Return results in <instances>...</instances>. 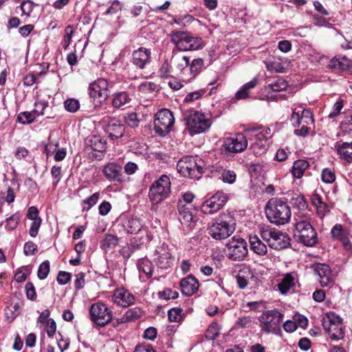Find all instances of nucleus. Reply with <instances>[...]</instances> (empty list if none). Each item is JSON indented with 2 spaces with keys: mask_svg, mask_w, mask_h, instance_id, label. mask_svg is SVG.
<instances>
[{
  "mask_svg": "<svg viewBox=\"0 0 352 352\" xmlns=\"http://www.w3.org/2000/svg\"><path fill=\"white\" fill-rule=\"evenodd\" d=\"M222 146L228 153H241L248 147L247 137L242 133H236L233 137L226 138Z\"/></svg>",
  "mask_w": 352,
  "mask_h": 352,
  "instance_id": "16",
  "label": "nucleus"
},
{
  "mask_svg": "<svg viewBox=\"0 0 352 352\" xmlns=\"http://www.w3.org/2000/svg\"><path fill=\"white\" fill-rule=\"evenodd\" d=\"M51 174L54 178L53 185L56 186L61 178V166H54L51 169Z\"/></svg>",
  "mask_w": 352,
  "mask_h": 352,
  "instance_id": "59",
  "label": "nucleus"
},
{
  "mask_svg": "<svg viewBox=\"0 0 352 352\" xmlns=\"http://www.w3.org/2000/svg\"><path fill=\"white\" fill-rule=\"evenodd\" d=\"M314 271L320 279L322 286H327L331 283V271L328 265L318 263L314 265Z\"/></svg>",
  "mask_w": 352,
  "mask_h": 352,
  "instance_id": "27",
  "label": "nucleus"
},
{
  "mask_svg": "<svg viewBox=\"0 0 352 352\" xmlns=\"http://www.w3.org/2000/svg\"><path fill=\"white\" fill-rule=\"evenodd\" d=\"M265 67L268 71L280 72L282 69L281 64L274 61H264Z\"/></svg>",
  "mask_w": 352,
  "mask_h": 352,
  "instance_id": "63",
  "label": "nucleus"
},
{
  "mask_svg": "<svg viewBox=\"0 0 352 352\" xmlns=\"http://www.w3.org/2000/svg\"><path fill=\"white\" fill-rule=\"evenodd\" d=\"M119 243V239L117 236L111 234H106L101 241V248L107 252L111 249L115 248Z\"/></svg>",
  "mask_w": 352,
  "mask_h": 352,
  "instance_id": "38",
  "label": "nucleus"
},
{
  "mask_svg": "<svg viewBox=\"0 0 352 352\" xmlns=\"http://www.w3.org/2000/svg\"><path fill=\"white\" fill-rule=\"evenodd\" d=\"M153 260L159 267L168 269L173 265L175 257L172 255L168 246L163 244L155 249Z\"/></svg>",
  "mask_w": 352,
  "mask_h": 352,
  "instance_id": "17",
  "label": "nucleus"
},
{
  "mask_svg": "<svg viewBox=\"0 0 352 352\" xmlns=\"http://www.w3.org/2000/svg\"><path fill=\"white\" fill-rule=\"evenodd\" d=\"M56 324L55 321L50 318L46 322V332L49 337H53L56 333Z\"/></svg>",
  "mask_w": 352,
  "mask_h": 352,
  "instance_id": "61",
  "label": "nucleus"
},
{
  "mask_svg": "<svg viewBox=\"0 0 352 352\" xmlns=\"http://www.w3.org/2000/svg\"><path fill=\"white\" fill-rule=\"evenodd\" d=\"M173 67L168 63L164 61L159 69V76L162 78H167L172 76Z\"/></svg>",
  "mask_w": 352,
  "mask_h": 352,
  "instance_id": "45",
  "label": "nucleus"
},
{
  "mask_svg": "<svg viewBox=\"0 0 352 352\" xmlns=\"http://www.w3.org/2000/svg\"><path fill=\"white\" fill-rule=\"evenodd\" d=\"M64 104L65 109L72 113L76 112L80 108L79 101L74 98L67 99Z\"/></svg>",
  "mask_w": 352,
  "mask_h": 352,
  "instance_id": "47",
  "label": "nucleus"
},
{
  "mask_svg": "<svg viewBox=\"0 0 352 352\" xmlns=\"http://www.w3.org/2000/svg\"><path fill=\"white\" fill-rule=\"evenodd\" d=\"M295 285L294 278L291 274H286L281 282L278 284V287L281 294H287Z\"/></svg>",
  "mask_w": 352,
  "mask_h": 352,
  "instance_id": "41",
  "label": "nucleus"
},
{
  "mask_svg": "<svg viewBox=\"0 0 352 352\" xmlns=\"http://www.w3.org/2000/svg\"><path fill=\"white\" fill-rule=\"evenodd\" d=\"M291 121L295 127H299L302 123L314 124L313 114L309 109L296 107L293 109Z\"/></svg>",
  "mask_w": 352,
  "mask_h": 352,
  "instance_id": "21",
  "label": "nucleus"
},
{
  "mask_svg": "<svg viewBox=\"0 0 352 352\" xmlns=\"http://www.w3.org/2000/svg\"><path fill=\"white\" fill-rule=\"evenodd\" d=\"M34 120V114L30 111L21 112L17 116V120L22 124H30Z\"/></svg>",
  "mask_w": 352,
  "mask_h": 352,
  "instance_id": "46",
  "label": "nucleus"
},
{
  "mask_svg": "<svg viewBox=\"0 0 352 352\" xmlns=\"http://www.w3.org/2000/svg\"><path fill=\"white\" fill-rule=\"evenodd\" d=\"M265 214L272 223L278 226L286 224L292 217L291 209L287 201L278 198H272L267 201Z\"/></svg>",
  "mask_w": 352,
  "mask_h": 352,
  "instance_id": "2",
  "label": "nucleus"
},
{
  "mask_svg": "<svg viewBox=\"0 0 352 352\" xmlns=\"http://www.w3.org/2000/svg\"><path fill=\"white\" fill-rule=\"evenodd\" d=\"M219 326L216 322L211 323L208 327L205 336L209 340H214L219 335Z\"/></svg>",
  "mask_w": 352,
  "mask_h": 352,
  "instance_id": "44",
  "label": "nucleus"
},
{
  "mask_svg": "<svg viewBox=\"0 0 352 352\" xmlns=\"http://www.w3.org/2000/svg\"><path fill=\"white\" fill-rule=\"evenodd\" d=\"M177 210L179 215V220L183 224L192 228L197 221V217L195 215V209L193 205L177 206Z\"/></svg>",
  "mask_w": 352,
  "mask_h": 352,
  "instance_id": "22",
  "label": "nucleus"
},
{
  "mask_svg": "<svg viewBox=\"0 0 352 352\" xmlns=\"http://www.w3.org/2000/svg\"><path fill=\"white\" fill-rule=\"evenodd\" d=\"M204 67V60L202 58H195L189 62L188 71L184 76V82H190L194 79L202 70Z\"/></svg>",
  "mask_w": 352,
  "mask_h": 352,
  "instance_id": "28",
  "label": "nucleus"
},
{
  "mask_svg": "<svg viewBox=\"0 0 352 352\" xmlns=\"http://www.w3.org/2000/svg\"><path fill=\"white\" fill-rule=\"evenodd\" d=\"M73 36V28L72 26L68 25L65 29L64 44L63 47L67 49L71 43L72 38Z\"/></svg>",
  "mask_w": 352,
  "mask_h": 352,
  "instance_id": "57",
  "label": "nucleus"
},
{
  "mask_svg": "<svg viewBox=\"0 0 352 352\" xmlns=\"http://www.w3.org/2000/svg\"><path fill=\"white\" fill-rule=\"evenodd\" d=\"M295 236L307 246H313L317 243V234L310 223H300L296 226Z\"/></svg>",
  "mask_w": 352,
  "mask_h": 352,
  "instance_id": "15",
  "label": "nucleus"
},
{
  "mask_svg": "<svg viewBox=\"0 0 352 352\" xmlns=\"http://www.w3.org/2000/svg\"><path fill=\"white\" fill-rule=\"evenodd\" d=\"M171 62L173 63V74L178 76L184 81V76L189 67L190 58L180 53L174 52Z\"/></svg>",
  "mask_w": 352,
  "mask_h": 352,
  "instance_id": "19",
  "label": "nucleus"
},
{
  "mask_svg": "<svg viewBox=\"0 0 352 352\" xmlns=\"http://www.w3.org/2000/svg\"><path fill=\"white\" fill-rule=\"evenodd\" d=\"M92 150L102 152L106 148L105 141L99 135H91L89 138L87 142Z\"/></svg>",
  "mask_w": 352,
  "mask_h": 352,
  "instance_id": "35",
  "label": "nucleus"
},
{
  "mask_svg": "<svg viewBox=\"0 0 352 352\" xmlns=\"http://www.w3.org/2000/svg\"><path fill=\"white\" fill-rule=\"evenodd\" d=\"M228 257L234 261H243L248 255V245L243 239H236L233 237L227 244Z\"/></svg>",
  "mask_w": 352,
  "mask_h": 352,
  "instance_id": "13",
  "label": "nucleus"
},
{
  "mask_svg": "<svg viewBox=\"0 0 352 352\" xmlns=\"http://www.w3.org/2000/svg\"><path fill=\"white\" fill-rule=\"evenodd\" d=\"M283 320V314L278 309L263 312L259 317L261 330L266 333H276Z\"/></svg>",
  "mask_w": 352,
  "mask_h": 352,
  "instance_id": "9",
  "label": "nucleus"
},
{
  "mask_svg": "<svg viewBox=\"0 0 352 352\" xmlns=\"http://www.w3.org/2000/svg\"><path fill=\"white\" fill-rule=\"evenodd\" d=\"M288 83L283 79H278L275 82L269 85V87L274 91H280L286 89Z\"/></svg>",
  "mask_w": 352,
  "mask_h": 352,
  "instance_id": "55",
  "label": "nucleus"
},
{
  "mask_svg": "<svg viewBox=\"0 0 352 352\" xmlns=\"http://www.w3.org/2000/svg\"><path fill=\"white\" fill-rule=\"evenodd\" d=\"M142 310L140 307L129 309L120 318H117V323L123 324L135 320L142 316Z\"/></svg>",
  "mask_w": 352,
  "mask_h": 352,
  "instance_id": "33",
  "label": "nucleus"
},
{
  "mask_svg": "<svg viewBox=\"0 0 352 352\" xmlns=\"http://www.w3.org/2000/svg\"><path fill=\"white\" fill-rule=\"evenodd\" d=\"M311 124L302 123L299 127L294 130V134L298 136L305 137L309 134Z\"/></svg>",
  "mask_w": 352,
  "mask_h": 352,
  "instance_id": "58",
  "label": "nucleus"
},
{
  "mask_svg": "<svg viewBox=\"0 0 352 352\" xmlns=\"http://www.w3.org/2000/svg\"><path fill=\"white\" fill-rule=\"evenodd\" d=\"M322 326L332 340H339L344 336L342 319L333 312L327 313L323 318Z\"/></svg>",
  "mask_w": 352,
  "mask_h": 352,
  "instance_id": "7",
  "label": "nucleus"
},
{
  "mask_svg": "<svg viewBox=\"0 0 352 352\" xmlns=\"http://www.w3.org/2000/svg\"><path fill=\"white\" fill-rule=\"evenodd\" d=\"M131 100L129 95L125 91L116 93L113 95L112 106L115 108H120L129 103Z\"/></svg>",
  "mask_w": 352,
  "mask_h": 352,
  "instance_id": "39",
  "label": "nucleus"
},
{
  "mask_svg": "<svg viewBox=\"0 0 352 352\" xmlns=\"http://www.w3.org/2000/svg\"><path fill=\"white\" fill-rule=\"evenodd\" d=\"M329 66L342 71H349L352 69V60L346 56H336L331 60Z\"/></svg>",
  "mask_w": 352,
  "mask_h": 352,
  "instance_id": "32",
  "label": "nucleus"
},
{
  "mask_svg": "<svg viewBox=\"0 0 352 352\" xmlns=\"http://www.w3.org/2000/svg\"><path fill=\"white\" fill-rule=\"evenodd\" d=\"M137 267L140 272L144 273L147 277L152 275L153 266L151 262L146 258H140L137 263Z\"/></svg>",
  "mask_w": 352,
  "mask_h": 352,
  "instance_id": "43",
  "label": "nucleus"
},
{
  "mask_svg": "<svg viewBox=\"0 0 352 352\" xmlns=\"http://www.w3.org/2000/svg\"><path fill=\"white\" fill-rule=\"evenodd\" d=\"M228 199L227 194L219 191L201 205V211L206 214H212L223 207Z\"/></svg>",
  "mask_w": 352,
  "mask_h": 352,
  "instance_id": "14",
  "label": "nucleus"
},
{
  "mask_svg": "<svg viewBox=\"0 0 352 352\" xmlns=\"http://www.w3.org/2000/svg\"><path fill=\"white\" fill-rule=\"evenodd\" d=\"M289 203L296 209L307 210L308 208L307 201L301 194L292 193Z\"/></svg>",
  "mask_w": 352,
  "mask_h": 352,
  "instance_id": "37",
  "label": "nucleus"
},
{
  "mask_svg": "<svg viewBox=\"0 0 352 352\" xmlns=\"http://www.w3.org/2000/svg\"><path fill=\"white\" fill-rule=\"evenodd\" d=\"M170 192V179L167 175H163L151 186L148 197L153 204H158L166 199L168 197Z\"/></svg>",
  "mask_w": 352,
  "mask_h": 352,
  "instance_id": "6",
  "label": "nucleus"
},
{
  "mask_svg": "<svg viewBox=\"0 0 352 352\" xmlns=\"http://www.w3.org/2000/svg\"><path fill=\"white\" fill-rule=\"evenodd\" d=\"M124 122L126 124L131 128H135L139 125V120L135 113L132 112L125 115Z\"/></svg>",
  "mask_w": 352,
  "mask_h": 352,
  "instance_id": "48",
  "label": "nucleus"
},
{
  "mask_svg": "<svg viewBox=\"0 0 352 352\" xmlns=\"http://www.w3.org/2000/svg\"><path fill=\"white\" fill-rule=\"evenodd\" d=\"M105 131L112 140L122 138L125 131L124 125L115 118H109Z\"/></svg>",
  "mask_w": 352,
  "mask_h": 352,
  "instance_id": "24",
  "label": "nucleus"
},
{
  "mask_svg": "<svg viewBox=\"0 0 352 352\" xmlns=\"http://www.w3.org/2000/svg\"><path fill=\"white\" fill-rule=\"evenodd\" d=\"M122 227L127 234H136L144 228V225L138 218L131 217L122 221Z\"/></svg>",
  "mask_w": 352,
  "mask_h": 352,
  "instance_id": "29",
  "label": "nucleus"
},
{
  "mask_svg": "<svg viewBox=\"0 0 352 352\" xmlns=\"http://www.w3.org/2000/svg\"><path fill=\"white\" fill-rule=\"evenodd\" d=\"M89 318L91 322L100 327H104L111 322L113 312L106 304L97 302L89 307Z\"/></svg>",
  "mask_w": 352,
  "mask_h": 352,
  "instance_id": "8",
  "label": "nucleus"
},
{
  "mask_svg": "<svg viewBox=\"0 0 352 352\" xmlns=\"http://www.w3.org/2000/svg\"><path fill=\"white\" fill-rule=\"evenodd\" d=\"M193 20L194 17L190 14L179 16L173 19L175 23L184 27L190 24Z\"/></svg>",
  "mask_w": 352,
  "mask_h": 352,
  "instance_id": "53",
  "label": "nucleus"
},
{
  "mask_svg": "<svg viewBox=\"0 0 352 352\" xmlns=\"http://www.w3.org/2000/svg\"><path fill=\"white\" fill-rule=\"evenodd\" d=\"M194 199L195 195L191 192H184L178 201L177 206H180V204L183 206L193 205Z\"/></svg>",
  "mask_w": 352,
  "mask_h": 352,
  "instance_id": "49",
  "label": "nucleus"
},
{
  "mask_svg": "<svg viewBox=\"0 0 352 352\" xmlns=\"http://www.w3.org/2000/svg\"><path fill=\"white\" fill-rule=\"evenodd\" d=\"M50 272V262L45 261L38 267L37 275L40 279H45Z\"/></svg>",
  "mask_w": 352,
  "mask_h": 352,
  "instance_id": "50",
  "label": "nucleus"
},
{
  "mask_svg": "<svg viewBox=\"0 0 352 352\" xmlns=\"http://www.w3.org/2000/svg\"><path fill=\"white\" fill-rule=\"evenodd\" d=\"M170 40L179 51L197 50L203 46L200 37L192 36L184 31L173 32L170 34Z\"/></svg>",
  "mask_w": 352,
  "mask_h": 352,
  "instance_id": "5",
  "label": "nucleus"
},
{
  "mask_svg": "<svg viewBox=\"0 0 352 352\" xmlns=\"http://www.w3.org/2000/svg\"><path fill=\"white\" fill-rule=\"evenodd\" d=\"M71 279V274L67 272H60L57 276V281L60 285H65Z\"/></svg>",
  "mask_w": 352,
  "mask_h": 352,
  "instance_id": "64",
  "label": "nucleus"
},
{
  "mask_svg": "<svg viewBox=\"0 0 352 352\" xmlns=\"http://www.w3.org/2000/svg\"><path fill=\"white\" fill-rule=\"evenodd\" d=\"M109 83L107 80L100 78L89 85V96L97 102L101 103L104 101L108 96Z\"/></svg>",
  "mask_w": 352,
  "mask_h": 352,
  "instance_id": "18",
  "label": "nucleus"
},
{
  "mask_svg": "<svg viewBox=\"0 0 352 352\" xmlns=\"http://www.w3.org/2000/svg\"><path fill=\"white\" fill-rule=\"evenodd\" d=\"M222 180L225 183L233 184L236 178V175L234 170H224L221 173Z\"/></svg>",
  "mask_w": 352,
  "mask_h": 352,
  "instance_id": "52",
  "label": "nucleus"
},
{
  "mask_svg": "<svg viewBox=\"0 0 352 352\" xmlns=\"http://www.w3.org/2000/svg\"><path fill=\"white\" fill-rule=\"evenodd\" d=\"M182 293L186 296L193 295L199 289V282L192 276H188L180 281Z\"/></svg>",
  "mask_w": 352,
  "mask_h": 352,
  "instance_id": "26",
  "label": "nucleus"
},
{
  "mask_svg": "<svg viewBox=\"0 0 352 352\" xmlns=\"http://www.w3.org/2000/svg\"><path fill=\"white\" fill-rule=\"evenodd\" d=\"M335 148L340 158L347 162H352V142L351 143L337 142Z\"/></svg>",
  "mask_w": 352,
  "mask_h": 352,
  "instance_id": "31",
  "label": "nucleus"
},
{
  "mask_svg": "<svg viewBox=\"0 0 352 352\" xmlns=\"http://www.w3.org/2000/svg\"><path fill=\"white\" fill-rule=\"evenodd\" d=\"M25 292L27 298L31 300H34L36 298V293L34 285L28 282L25 285Z\"/></svg>",
  "mask_w": 352,
  "mask_h": 352,
  "instance_id": "60",
  "label": "nucleus"
},
{
  "mask_svg": "<svg viewBox=\"0 0 352 352\" xmlns=\"http://www.w3.org/2000/svg\"><path fill=\"white\" fill-rule=\"evenodd\" d=\"M236 220L231 212H221L209 224L208 230L210 236L216 240L229 237L235 230Z\"/></svg>",
  "mask_w": 352,
  "mask_h": 352,
  "instance_id": "1",
  "label": "nucleus"
},
{
  "mask_svg": "<svg viewBox=\"0 0 352 352\" xmlns=\"http://www.w3.org/2000/svg\"><path fill=\"white\" fill-rule=\"evenodd\" d=\"M187 126L192 134L205 132L210 126V120L204 113L195 111L186 119Z\"/></svg>",
  "mask_w": 352,
  "mask_h": 352,
  "instance_id": "11",
  "label": "nucleus"
},
{
  "mask_svg": "<svg viewBox=\"0 0 352 352\" xmlns=\"http://www.w3.org/2000/svg\"><path fill=\"white\" fill-rule=\"evenodd\" d=\"M311 201L313 206L316 207L317 214L320 219H323L330 212V206L324 202L318 193L312 195Z\"/></svg>",
  "mask_w": 352,
  "mask_h": 352,
  "instance_id": "30",
  "label": "nucleus"
},
{
  "mask_svg": "<svg viewBox=\"0 0 352 352\" xmlns=\"http://www.w3.org/2000/svg\"><path fill=\"white\" fill-rule=\"evenodd\" d=\"M261 129V126H250L245 129V132L250 135L251 140L254 141L251 144V148L256 155H261L267 150V138Z\"/></svg>",
  "mask_w": 352,
  "mask_h": 352,
  "instance_id": "12",
  "label": "nucleus"
},
{
  "mask_svg": "<svg viewBox=\"0 0 352 352\" xmlns=\"http://www.w3.org/2000/svg\"><path fill=\"white\" fill-rule=\"evenodd\" d=\"M204 161L197 156H185L177 164L178 171L184 176L199 179L203 172Z\"/></svg>",
  "mask_w": 352,
  "mask_h": 352,
  "instance_id": "4",
  "label": "nucleus"
},
{
  "mask_svg": "<svg viewBox=\"0 0 352 352\" xmlns=\"http://www.w3.org/2000/svg\"><path fill=\"white\" fill-rule=\"evenodd\" d=\"M309 164L305 160H298L294 162L292 167V175L296 178H301L305 171L309 168Z\"/></svg>",
  "mask_w": 352,
  "mask_h": 352,
  "instance_id": "36",
  "label": "nucleus"
},
{
  "mask_svg": "<svg viewBox=\"0 0 352 352\" xmlns=\"http://www.w3.org/2000/svg\"><path fill=\"white\" fill-rule=\"evenodd\" d=\"M168 316L171 322H179L182 318V309L173 308L168 311Z\"/></svg>",
  "mask_w": 352,
  "mask_h": 352,
  "instance_id": "51",
  "label": "nucleus"
},
{
  "mask_svg": "<svg viewBox=\"0 0 352 352\" xmlns=\"http://www.w3.org/2000/svg\"><path fill=\"white\" fill-rule=\"evenodd\" d=\"M322 180L327 184L332 183L336 179L335 173L329 168H324L322 173Z\"/></svg>",
  "mask_w": 352,
  "mask_h": 352,
  "instance_id": "56",
  "label": "nucleus"
},
{
  "mask_svg": "<svg viewBox=\"0 0 352 352\" xmlns=\"http://www.w3.org/2000/svg\"><path fill=\"white\" fill-rule=\"evenodd\" d=\"M250 245L251 250L259 256H264L267 252V245L261 241L258 236H250Z\"/></svg>",
  "mask_w": 352,
  "mask_h": 352,
  "instance_id": "34",
  "label": "nucleus"
},
{
  "mask_svg": "<svg viewBox=\"0 0 352 352\" xmlns=\"http://www.w3.org/2000/svg\"><path fill=\"white\" fill-rule=\"evenodd\" d=\"M258 83L256 78H254L250 82L244 84L239 91L235 94V98L236 100L245 99L249 96V91L251 89L254 88Z\"/></svg>",
  "mask_w": 352,
  "mask_h": 352,
  "instance_id": "40",
  "label": "nucleus"
},
{
  "mask_svg": "<svg viewBox=\"0 0 352 352\" xmlns=\"http://www.w3.org/2000/svg\"><path fill=\"white\" fill-rule=\"evenodd\" d=\"M34 3L30 0L23 1L20 6V8L23 14L26 16L30 15L34 9Z\"/></svg>",
  "mask_w": 352,
  "mask_h": 352,
  "instance_id": "54",
  "label": "nucleus"
},
{
  "mask_svg": "<svg viewBox=\"0 0 352 352\" xmlns=\"http://www.w3.org/2000/svg\"><path fill=\"white\" fill-rule=\"evenodd\" d=\"M298 212L294 214L295 227L298 226L299 224H305L310 223V211L308 210L297 209Z\"/></svg>",
  "mask_w": 352,
  "mask_h": 352,
  "instance_id": "42",
  "label": "nucleus"
},
{
  "mask_svg": "<svg viewBox=\"0 0 352 352\" xmlns=\"http://www.w3.org/2000/svg\"><path fill=\"white\" fill-rule=\"evenodd\" d=\"M37 251V245L32 241L25 243L24 245V254L27 256L33 255Z\"/></svg>",
  "mask_w": 352,
  "mask_h": 352,
  "instance_id": "62",
  "label": "nucleus"
},
{
  "mask_svg": "<svg viewBox=\"0 0 352 352\" xmlns=\"http://www.w3.org/2000/svg\"><path fill=\"white\" fill-rule=\"evenodd\" d=\"M174 123L172 112L167 109H161L155 116L154 130L158 135L164 137L170 132Z\"/></svg>",
  "mask_w": 352,
  "mask_h": 352,
  "instance_id": "10",
  "label": "nucleus"
},
{
  "mask_svg": "<svg viewBox=\"0 0 352 352\" xmlns=\"http://www.w3.org/2000/svg\"><path fill=\"white\" fill-rule=\"evenodd\" d=\"M112 298L114 303L124 307H129L135 302V296L124 287L115 289Z\"/></svg>",
  "mask_w": 352,
  "mask_h": 352,
  "instance_id": "23",
  "label": "nucleus"
},
{
  "mask_svg": "<svg viewBox=\"0 0 352 352\" xmlns=\"http://www.w3.org/2000/svg\"><path fill=\"white\" fill-rule=\"evenodd\" d=\"M122 170V167L120 165L109 162L103 167L102 173L109 181L120 183L123 181Z\"/></svg>",
  "mask_w": 352,
  "mask_h": 352,
  "instance_id": "25",
  "label": "nucleus"
},
{
  "mask_svg": "<svg viewBox=\"0 0 352 352\" xmlns=\"http://www.w3.org/2000/svg\"><path fill=\"white\" fill-rule=\"evenodd\" d=\"M151 52L149 49L141 47L132 53L131 62L140 69H143L150 63Z\"/></svg>",
  "mask_w": 352,
  "mask_h": 352,
  "instance_id": "20",
  "label": "nucleus"
},
{
  "mask_svg": "<svg viewBox=\"0 0 352 352\" xmlns=\"http://www.w3.org/2000/svg\"><path fill=\"white\" fill-rule=\"evenodd\" d=\"M261 237L274 250H282L290 244V238L285 233L270 226H263L259 229Z\"/></svg>",
  "mask_w": 352,
  "mask_h": 352,
  "instance_id": "3",
  "label": "nucleus"
}]
</instances>
